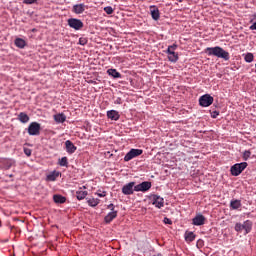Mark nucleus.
<instances>
[{
    "mask_svg": "<svg viewBox=\"0 0 256 256\" xmlns=\"http://www.w3.org/2000/svg\"><path fill=\"white\" fill-rule=\"evenodd\" d=\"M231 209H239L241 207V200H232L230 202Z\"/></svg>",
    "mask_w": 256,
    "mask_h": 256,
    "instance_id": "cd10ccee",
    "label": "nucleus"
},
{
    "mask_svg": "<svg viewBox=\"0 0 256 256\" xmlns=\"http://www.w3.org/2000/svg\"><path fill=\"white\" fill-rule=\"evenodd\" d=\"M18 120L20 123H29V115L25 112H20L18 115Z\"/></svg>",
    "mask_w": 256,
    "mask_h": 256,
    "instance_id": "5701e85b",
    "label": "nucleus"
},
{
    "mask_svg": "<svg viewBox=\"0 0 256 256\" xmlns=\"http://www.w3.org/2000/svg\"><path fill=\"white\" fill-rule=\"evenodd\" d=\"M15 166V160L12 158H0V169L5 171Z\"/></svg>",
    "mask_w": 256,
    "mask_h": 256,
    "instance_id": "39448f33",
    "label": "nucleus"
},
{
    "mask_svg": "<svg viewBox=\"0 0 256 256\" xmlns=\"http://www.w3.org/2000/svg\"><path fill=\"white\" fill-rule=\"evenodd\" d=\"M197 246L199 247H202L203 246V240H198V242H197Z\"/></svg>",
    "mask_w": 256,
    "mask_h": 256,
    "instance_id": "37998d69",
    "label": "nucleus"
},
{
    "mask_svg": "<svg viewBox=\"0 0 256 256\" xmlns=\"http://www.w3.org/2000/svg\"><path fill=\"white\" fill-rule=\"evenodd\" d=\"M104 11H105V13H107V15H113L114 10H113V7L107 6L104 8Z\"/></svg>",
    "mask_w": 256,
    "mask_h": 256,
    "instance_id": "473e14b6",
    "label": "nucleus"
},
{
    "mask_svg": "<svg viewBox=\"0 0 256 256\" xmlns=\"http://www.w3.org/2000/svg\"><path fill=\"white\" fill-rule=\"evenodd\" d=\"M140 155H143V151L141 149H131L124 157V161L128 162L132 159H135V157H139Z\"/></svg>",
    "mask_w": 256,
    "mask_h": 256,
    "instance_id": "0eeeda50",
    "label": "nucleus"
},
{
    "mask_svg": "<svg viewBox=\"0 0 256 256\" xmlns=\"http://www.w3.org/2000/svg\"><path fill=\"white\" fill-rule=\"evenodd\" d=\"M211 117H212V119H217V117H219V111L211 112Z\"/></svg>",
    "mask_w": 256,
    "mask_h": 256,
    "instance_id": "c9c22d12",
    "label": "nucleus"
},
{
    "mask_svg": "<svg viewBox=\"0 0 256 256\" xmlns=\"http://www.w3.org/2000/svg\"><path fill=\"white\" fill-rule=\"evenodd\" d=\"M156 256H163V254H161V253H158Z\"/></svg>",
    "mask_w": 256,
    "mask_h": 256,
    "instance_id": "c03bdc74",
    "label": "nucleus"
},
{
    "mask_svg": "<svg viewBox=\"0 0 256 256\" xmlns=\"http://www.w3.org/2000/svg\"><path fill=\"white\" fill-rule=\"evenodd\" d=\"M9 177H13V174H10Z\"/></svg>",
    "mask_w": 256,
    "mask_h": 256,
    "instance_id": "49530a36",
    "label": "nucleus"
},
{
    "mask_svg": "<svg viewBox=\"0 0 256 256\" xmlns=\"http://www.w3.org/2000/svg\"><path fill=\"white\" fill-rule=\"evenodd\" d=\"M68 25L71 29H75V31H81V28L84 27L83 21L77 18L68 19Z\"/></svg>",
    "mask_w": 256,
    "mask_h": 256,
    "instance_id": "423d86ee",
    "label": "nucleus"
},
{
    "mask_svg": "<svg viewBox=\"0 0 256 256\" xmlns=\"http://www.w3.org/2000/svg\"><path fill=\"white\" fill-rule=\"evenodd\" d=\"M247 165H248L247 162L234 164L230 169L231 175H233V177H239V175H241L243 171L247 169Z\"/></svg>",
    "mask_w": 256,
    "mask_h": 256,
    "instance_id": "f03ea898",
    "label": "nucleus"
},
{
    "mask_svg": "<svg viewBox=\"0 0 256 256\" xmlns=\"http://www.w3.org/2000/svg\"><path fill=\"white\" fill-rule=\"evenodd\" d=\"M244 227L243 224L241 223H236L235 225V231H237V233H241V231H243Z\"/></svg>",
    "mask_w": 256,
    "mask_h": 256,
    "instance_id": "2f4dec72",
    "label": "nucleus"
},
{
    "mask_svg": "<svg viewBox=\"0 0 256 256\" xmlns=\"http://www.w3.org/2000/svg\"><path fill=\"white\" fill-rule=\"evenodd\" d=\"M35 1H37V0H24V3L26 5H33V3H35Z\"/></svg>",
    "mask_w": 256,
    "mask_h": 256,
    "instance_id": "a19ab883",
    "label": "nucleus"
},
{
    "mask_svg": "<svg viewBox=\"0 0 256 256\" xmlns=\"http://www.w3.org/2000/svg\"><path fill=\"white\" fill-rule=\"evenodd\" d=\"M253 59H255V56L251 52H248L244 55V60L246 63H253Z\"/></svg>",
    "mask_w": 256,
    "mask_h": 256,
    "instance_id": "bb28decb",
    "label": "nucleus"
},
{
    "mask_svg": "<svg viewBox=\"0 0 256 256\" xmlns=\"http://www.w3.org/2000/svg\"><path fill=\"white\" fill-rule=\"evenodd\" d=\"M255 17H256V14H255Z\"/></svg>",
    "mask_w": 256,
    "mask_h": 256,
    "instance_id": "de8ad7c7",
    "label": "nucleus"
},
{
    "mask_svg": "<svg viewBox=\"0 0 256 256\" xmlns=\"http://www.w3.org/2000/svg\"><path fill=\"white\" fill-rule=\"evenodd\" d=\"M205 53L209 57H218V59H224V61H229V52L225 51L221 46L208 47L205 49Z\"/></svg>",
    "mask_w": 256,
    "mask_h": 256,
    "instance_id": "f257e3e1",
    "label": "nucleus"
},
{
    "mask_svg": "<svg viewBox=\"0 0 256 256\" xmlns=\"http://www.w3.org/2000/svg\"><path fill=\"white\" fill-rule=\"evenodd\" d=\"M65 147H66L67 153H69L70 155H73V153L77 151V147L75 146V144H73V142H71V140H67L65 142Z\"/></svg>",
    "mask_w": 256,
    "mask_h": 256,
    "instance_id": "4468645a",
    "label": "nucleus"
},
{
    "mask_svg": "<svg viewBox=\"0 0 256 256\" xmlns=\"http://www.w3.org/2000/svg\"><path fill=\"white\" fill-rule=\"evenodd\" d=\"M250 157H251V152L249 150H246L243 152V160L244 161H248Z\"/></svg>",
    "mask_w": 256,
    "mask_h": 256,
    "instance_id": "7c9ffc66",
    "label": "nucleus"
},
{
    "mask_svg": "<svg viewBox=\"0 0 256 256\" xmlns=\"http://www.w3.org/2000/svg\"><path fill=\"white\" fill-rule=\"evenodd\" d=\"M192 223L193 225H196V226L205 225V216H203L202 214L196 215L193 218Z\"/></svg>",
    "mask_w": 256,
    "mask_h": 256,
    "instance_id": "ddd939ff",
    "label": "nucleus"
},
{
    "mask_svg": "<svg viewBox=\"0 0 256 256\" xmlns=\"http://www.w3.org/2000/svg\"><path fill=\"white\" fill-rule=\"evenodd\" d=\"M57 177H59V172H52L47 176L48 181H56Z\"/></svg>",
    "mask_w": 256,
    "mask_h": 256,
    "instance_id": "c85d7f7f",
    "label": "nucleus"
},
{
    "mask_svg": "<svg viewBox=\"0 0 256 256\" xmlns=\"http://www.w3.org/2000/svg\"><path fill=\"white\" fill-rule=\"evenodd\" d=\"M135 182H129L122 187L123 195H133L135 193Z\"/></svg>",
    "mask_w": 256,
    "mask_h": 256,
    "instance_id": "f8f14e48",
    "label": "nucleus"
},
{
    "mask_svg": "<svg viewBox=\"0 0 256 256\" xmlns=\"http://www.w3.org/2000/svg\"><path fill=\"white\" fill-rule=\"evenodd\" d=\"M87 195H88L87 191L79 190L76 192V198L78 199V201H83V199H85Z\"/></svg>",
    "mask_w": 256,
    "mask_h": 256,
    "instance_id": "b1692460",
    "label": "nucleus"
},
{
    "mask_svg": "<svg viewBox=\"0 0 256 256\" xmlns=\"http://www.w3.org/2000/svg\"><path fill=\"white\" fill-rule=\"evenodd\" d=\"M107 209H109L111 211V213H113V211H117V210H115V205L114 204H109L107 206Z\"/></svg>",
    "mask_w": 256,
    "mask_h": 256,
    "instance_id": "58836bf2",
    "label": "nucleus"
},
{
    "mask_svg": "<svg viewBox=\"0 0 256 256\" xmlns=\"http://www.w3.org/2000/svg\"><path fill=\"white\" fill-rule=\"evenodd\" d=\"M151 201H152V205H155L157 209H161L162 207H165V199H163V197L157 194L152 195Z\"/></svg>",
    "mask_w": 256,
    "mask_h": 256,
    "instance_id": "6e6552de",
    "label": "nucleus"
},
{
    "mask_svg": "<svg viewBox=\"0 0 256 256\" xmlns=\"http://www.w3.org/2000/svg\"><path fill=\"white\" fill-rule=\"evenodd\" d=\"M149 189H151V182L149 181H144L134 187V191H141L142 193L149 191Z\"/></svg>",
    "mask_w": 256,
    "mask_h": 256,
    "instance_id": "9b49d317",
    "label": "nucleus"
},
{
    "mask_svg": "<svg viewBox=\"0 0 256 256\" xmlns=\"http://www.w3.org/2000/svg\"><path fill=\"white\" fill-rule=\"evenodd\" d=\"M250 31H256V22H254L250 27Z\"/></svg>",
    "mask_w": 256,
    "mask_h": 256,
    "instance_id": "79ce46f5",
    "label": "nucleus"
},
{
    "mask_svg": "<svg viewBox=\"0 0 256 256\" xmlns=\"http://www.w3.org/2000/svg\"><path fill=\"white\" fill-rule=\"evenodd\" d=\"M150 15L154 21H159V8H157V6H150Z\"/></svg>",
    "mask_w": 256,
    "mask_h": 256,
    "instance_id": "dca6fc26",
    "label": "nucleus"
},
{
    "mask_svg": "<svg viewBox=\"0 0 256 256\" xmlns=\"http://www.w3.org/2000/svg\"><path fill=\"white\" fill-rule=\"evenodd\" d=\"M54 121H56V123H65V121H67V116L63 113L56 114L54 115Z\"/></svg>",
    "mask_w": 256,
    "mask_h": 256,
    "instance_id": "4be33fe9",
    "label": "nucleus"
},
{
    "mask_svg": "<svg viewBox=\"0 0 256 256\" xmlns=\"http://www.w3.org/2000/svg\"><path fill=\"white\" fill-rule=\"evenodd\" d=\"M53 201H54V203H56V204L62 205L63 203H65V202L67 201V198L64 197V196L61 195V194H55V195L53 196Z\"/></svg>",
    "mask_w": 256,
    "mask_h": 256,
    "instance_id": "a211bd4d",
    "label": "nucleus"
},
{
    "mask_svg": "<svg viewBox=\"0 0 256 256\" xmlns=\"http://www.w3.org/2000/svg\"><path fill=\"white\" fill-rule=\"evenodd\" d=\"M115 105H121V103H123V100L121 99V97H118L115 101H114Z\"/></svg>",
    "mask_w": 256,
    "mask_h": 256,
    "instance_id": "ea45409f",
    "label": "nucleus"
},
{
    "mask_svg": "<svg viewBox=\"0 0 256 256\" xmlns=\"http://www.w3.org/2000/svg\"><path fill=\"white\" fill-rule=\"evenodd\" d=\"M242 225L244 227L246 235L247 233H251V229L253 227V224L251 223V221L247 220Z\"/></svg>",
    "mask_w": 256,
    "mask_h": 256,
    "instance_id": "393cba45",
    "label": "nucleus"
},
{
    "mask_svg": "<svg viewBox=\"0 0 256 256\" xmlns=\"http://www.w3.org/2000/svg\"><path fill=\"white\" fill-rule=\"evenodd\" d=\"M41 133V124L38 122H31L28 126V134L31 136H37Z\"/></svg>",
    "mask_w": 256,
    "mask_h": 256,
    "instance_id": "20e7f679",
    "label": "nucleus"
},
{
    "mask_svg": "<svg viewBox=\"0 0 256 256\" xmlns=\"http://www.w3.org/2000/svg\"><path fill=\"white\" fill-rule=\"evenodd\" d=\"M108 75L113 77V79H121V73L117 71V69L110 68L107 70Z\"/></svg>",
    "mask_w": 256,
    "mask_h": 256,
    "instance_id": "aec40b11",
    "label": "nucleus"
},
{
    "mask_svg": "<svg viewBox=\"0 0 256 256\" xmlns=\"http://www.w3.org/2000/svg\"><path fill=\"white\" fill-rule=\"evenodd\" d=\"M79 45H87V39L86 38H80L79 39Z\"/></svg>",
    "mask_w": 256,
    "mask_h": 256,
    "instance_id": "4c0bfd02",
    "label": "nucleus"
},
{
    "mask_svg": "<svg viewBox=\"0 0 256 256\" xmlns=\"http://www.w3.org/2000/svg\"><path fill=\"white\" fill-rule=\"evenodd\" d=\"M107 117L108 119H111V121H119L121 115H119L117 110H110L107 111Z\"/></svg>",
    "mask_w": 256,
    "mask_h": 256,
    "instance_id": "2eb2a0df",
    "label": "nucleus"
},
{
    "mask_svg": "<svg viewBox=\"0 0 256 256\" xmlns=\"http://www.w3.org/2000/svg\"><path fill=\"white\" fill-rule=\"evenodd\" d=\"M117 211H113L108 213L105 217H104V221L105 223L109 224L111 223L114 219H117Z\"/></svg>",
    "mask_w": 256,
    "mask_h": 256,
    "instance_id": "f3484780",
    "label": "nucleus"
},
{
    "mask_svg": "<svg viewBox=\"0 0 256 256\" xmlns=\"http://www.w3.org/2000/svg\"><path fill=\"white\" fill-rule=\"evenodd\" d=\"M185 241H187V243H193V241H195V234L193 232H186Z\"/></svg>",
    "mask_w": 256,
    "mask_h": 256,
    "instance_id": "a878e982",
    "label": "nucleus"
},
{
    "mask_svg": "<svg viewBox=\"0 0 256 256\" xmlns=\"http://www.w3.org/2000/svg\"><path fill=\"white\" fill-rule=\"evenodd\" d=\"M213 101V97L209 94H206L200 97L199 105H201V107H209L210 105H213Z\"/></svg>",
    "mask_w": 256,
    "mask_h": 256,
    "instance_id": "1a4fd4ad",
    "label": "nucleus"
},
{
    "mask_svg": "<svg viewBox=\"0 0 256 256\" xmlns=\"http://www.w3.org/2000/svg\"><path fill=\"white\" fill-rule=\"evenodd\" d=\"M59 165H60V167H67L69 165V161H68L67 157H62L59 160Z\"/></svg>",
    "mask_w": 256,
    "mask_h": 256,
    "instance_id": "c756f323",
    "label": "nucleus"
},
{
    "mask_svg": "<svg viewBox=\"0 0 256 256\" xmlns=\"http://www.w3.org/2000/svg\"><path fill=\"white\" fill-rule=\"evenodd\" d=\"M177 1H179V3H181L183 0H177Z\"/></svg>",
    "mask_w": 256,
    "mask_h": 256,
    "instance_id": "a18cd8bd",
    "label": "nucleus"
},
{
    "mask_svg": "<svg viewBox=\"0 0 256 256\" xmlns=\"http://www.w3.org/2000/svg\"><path fill=\"white\" fill-rule=\"evenodd\" d=\"M96 195L98 196V197H107V192L106 191H98V192H96Z\"/></svg>",
    "mask_w": 256,
    "mask_h": 256,
    "instance_id": "72a5a7b5",
    "label": "nucleus"
},
{
    "mask_svg": "<svg viewBox=\"0 0 256 256\" xmlns=\"http://www.w3.org/2000/svg\"><path fill=\"white\" fill-rule=\"evenodd\" d=\"M177 49V44H173L168 46L166 53L168 55V61H171V63H177L179 61V54L175 52Z\"/></svg>",
    "mask_w": 256,
    "mask_h": 256,
    "instance_id": "7ed1b4c3",
    "label": "nucleus"
},
{
    "mask_svg": "<svg viewBox=\"0 0 256 256\" xmlns=\"http://www.w3.org/2000/svg\"><path fill=\"white\" fill-rule=\"evenodd\" d=\"M86 201L90 207H97L101 203L99 198H86Z\"/></svg>",
    "mask_w": 256,
    "mask_h": 256,
    "instance_id": "412c9836",
    "label": "nucleus"
},
{
    "mask_svg": "<svg viewBox=\"0 0 256 256\" xmlns=\"http://www.w3.org/2000/svg\"><path fill=\"white\" fill-rule=\"evenodd\" d=\"M14 45H16V47H18L19 49H25L27 42H25L23 38H16L14 40Z\"/></svg>",
    "mask_w": 256,
    "mask_h": 256,
    "instance_id": "6ab92c4d",
    "label": "nucleus"
},
{
    "mask_svg": "<svg viewBox=\"0 0 256 256\" xmlns=\"http://www.w3.org/2000/svg\"><path fill=\"white\" fill-rule=\"evenodd\" d=\"M87 9H89V6L85 5V3L75 4L72 7V13H75V15H82Z\"/></svg>",
    "mask_w": 256,
    "mask_h": 256,
    "instance_id": "9d476101",
    "label": "nucleus"
},
{
    "mask_svg": "<svg viewBox=\"0 0 256 256\" xmlns=\"http://www.w3.org/2000/svg\"><path fill=\"white\" fill-rule=\"evenodd\" d=\"M24 153H25V155H26L27 157H31L32 151H31V149H29V148H24Z\"/></svg>",
    "mask_w": 256,
    "mask_h": 256,
    "instance_id": "e433bc0d",
    "label": "nucleus"
},
{
    "mask_svg": "<svg viewBox=\"0 0 256 256\" xmlns=\"http://www.w3.org/2000/svg\"><path fill=\"white\" fill-rule=\"evenodd\" d=\"M163 222L165 223V225H173V221H171V219L165 217Z\"/></svg>",
    "mask_w": 256,
    "mask_h": 256,
    "instance_id": "f704fd0d",
    "label": "nucleus"
}]
</instances>
